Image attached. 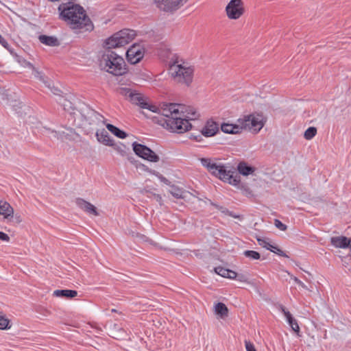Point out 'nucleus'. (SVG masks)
Segmentation results:
<instances>
[{"label":"nucleus","mask_w":351,"mask_h":351,"mask_svg":"<svg viewBox=\"0 0 351 351\" xmlns=\"http://www.w3.org/2000/svg\"><path fill=\"white\" fill-rule=\"evenodd\" d=\"M215 313L220 318L224 319L228 317V309L227 306L222 302H218L214 306Z\"/></svg>","instance_id":"393cba45"},{"label":"nucleus","mask_w":351,"mask_h":351,"mask_svg":"<svg viewBox=\"0 0 351 351\" xmlns=\"http://www.w3.org/2000/svg\"><path fill=\"white\" fill-rule=\"evenodd\" d=\"M227 16L230 19H238L244 12L241 0H231L226 8Z\"/></svg>","instance_id":"9b49d317"},{"label":"nucleus","mask_w":351,"mask_h":351,"mask_svg":"<svg viewBox=\"0 0 351 351\" xmlns=\"http://www.w3.org/2000/svg\"><path fill=\"white\" fill-rule=\"evenodd\" d=\"M132 148L136 155L144 160L152 162H158L160 160L159 156L144 145L134 142Z\"/></svg>","instance_id":"1a4fd4ad"},{"label":"nucleus","mask_w":351,"mask_h":351,"mask_svg":"<svg viewBox=\"0 0 351 351\" xmlns=\"http://www.w3.org/2000/svg\"><path fill=\"white\" fill-rule=\"evenodd\" d=\"M96 137L99 143L106 146H114V140L110 136L108 132L106 131L104 129L97 130L96 132Z\"/></svg>","instance_id":"6ab92c4d"},{"label":"nucleus","mask_w":351,"mask_h":351,"mask_svg":"<svg viewBox=\"0 0 351 351\" xmlns=\"http://www.w3.org/2000/svg\"><path fill=\"white\" fill-rule=\"evenodd\" d=\"M0 240L8 242L10 241V237L7 234L0 232Z\"/></svg>","instance_id":"a19ab883"},{"label":"nucleus","mask_w":351,"mask_h":351,"mask_svg":"<svg viewBox=\"0 0 351 351\" xmlns=\"http://www.w3.org/2000/svg\"><path fill=\"white\" fill-rule=\"evenodd\" d=\"M273 250H274V251H271V252H272L276 253V251H277V250H276V249H273Z\"/></svg>","instance_id":"de8ad7c7"},{"label":"nucleus","mask_w":351,"mask_h":351,"mask_svg":"<svg viewBox=\"0 0 351 351\" xmlns=\"http://www.w3.org/2000/svg\"><path fill=\"white\" fill-rule=\"evenodd\" d=\"M215 271L221 276L230 279H235L237 276V274L234 271L224 268L223 267H215Z\"/></svg>","instance_id":"4be33fe9"},{"label":"nucleus","mask_w":351,"mask_h":351,"mask_svg":"<svg viewBox=\"0 0 351 351\" xmlns=\"http://www.w3.org/2000/svg\"><path fill=\"white\" fill-rule=\"evenodd\" d=\"M0 43L5 47H6V45H8L7 42L5 41V40L1 36V38H0Z\"/></svg>","instance_id":"c03bdc74"},{"label":"nucleus","mask_w":351,"mask_h":351,"mask_svg":"<svg viewBox=\"0 0 351 351\" xmlns=\"http://www.w3.org/2000/svg\"><path fill=\"white\" fill-rule=\"evenodd\" d=\"M135 36L134 30L123 29L108 38L105 42L108 50L103 53L99 62L101 69L114 75H123L125 72L123 58L110 49L128 45Z\"/></svg>","instance_id":"f257e3e1"},{"label":"nucleus","mask_w":351,"mask_h":351,"mask_svg":"<svg viewBox=\"0 0 351 351\" xmlns=\"http://www.w3.org/2000/svg\"><path fill=\"white\" fill-rule=\"evenodd\" d=\"M106 128L111 133L119 138H125L127 136V134L124 131L121 130L112 124H106Z\"/></svg>","instance_id":"c756f323"},{"label":"nucleus","mask_w":351,"mask_h":351,"mask_svg":"<svg viewBox=\"0 0 351 351\" xmlns=\"http://www.w3.org/2000/svg\"><path fill=\"white\" fill-rule=\"evenodd\" d=\"M187 0H154L156 7L165 12H173L180 8Z\"/></svg>","instance_id":"9d476101"},{"label":"nucleus","mask_w":351,"mask_h":351,"mask_svg":"<svg viewBox=\"0 0 351 351\" xmlns=\"http://www.w3.org/2000/svg\"><path fill=\"white\" fill-rule=\"evenodd\" d=\"M238 171L243 176H247L252 174L255 169L248 166L245 162H240L238 165Z\"/></svg>","instance_id":"c85d7f7f"},{"label":"nucleus","mask_w":351,"mask_h":351,"mask_svg":"<svg viewBox=\"0 0 351 351\" xmlns=\"http://www.w3.org/2000/svg\"><path fill=\"white\" fill-rule=\"evenodd\" d=\"M169 73L174 81L189 86L193 78L194 67L182 60H176L169 66Z\"/></svg>","instance_id":"423d86ee"},{"label":"nucleus","mask_w":351,"mask_h":351,"mask_svg":"<svg viewBox=\"0 0 351 351\" xmlns=\"http://www.w3.org/2000/svg\"><path fill=\"white\" fill-rule=\"evenodd\" d=\"M154 198L157 202H158L160 204H162V197L160 195H154Z\"/></svg>","instance_id":"37998d69"},{"label":"nucleus","mask_w":351,"mask_h":351,"mask_svg":"<svg viewBox=\"0 0 351 351\" xmlns=\"http://www.w3.org/2000/svg\"><path fill=\"white\" fill-rule=\"evenodd\" d=\"M245 344L247 351H256V350L254 348V346L250 341H245Z\"/></svg>","instance_id":"58836bf2"},{"label":"nucleus","mask_w":351,"mask_h":351,"mask_svg":"<svg viewBox=\"0 0 351 351\" xmlns=\"http://www.w3.org/2000/svg\"><path fill=\"white\" fill-rule=\"evenodd\" d=\"M221 130L226 134H237L241 132L243 130L241 123L239 122V119L234 124L229 123H223L221 125Z\"/></svg>","instance_id":"f3484780"},{"label":"nucleus","mask_w":351,"mask_h":351,"mask_svg":"<svg viewBox=\"0 0 351 351\" xmlns=\"http://www.w3.org/2000/svg\"><path fill=\"white\" fill-rule=\"evenodd\" d=\"M317 134V129L315 127L308 128L304 132V137L306 140L312 139Z\"/></svg>","instance_id":"473e14b6"},{"label":"nucleus","mask_w":351,"mask_h":351,"mask_svg":"<svg viewBox=\"0 0 351 351\" xmlns=\"http://www.w3.org/2000/svg\"><path fill=\"white\" fill-rule=\"evenodd\" d=\"M331 243L335 247L346 248L350 245V241L346 237H335L331 238Z\"/></svg>","instance_id":"5701e85b"},{"label":"nucleus","mask_w":351,"mask_h":351,"mask_svg":"<svg viewBox=\"0 0 351 351\" xmlns=\"http://www.w3.org/2000/svg\"><path fill=\"white\" fill-rule=\"evenodd\" d=\"M144 54V47L141 45L134 44L126 51V58L130 63L135 64L142 60Z\"/></svg>","instance_id":"f8f14e48"},{"label":"nucleus","mask_w":351,"mask_h":351,"mask_svg":"<svg viewBox=\"0 0 351 351\" xmlns=\"http://www.w3.org/2000/svg\"><path fill=\"white\" fill-rule=\"evenodd\" d=\"M169 192L176 198L183 199L186 201H190L194 199L195 197L189 191L183 190L176 185L170 186Z\"/></svg>","instance_id":"2eb2a0df"},{"label":"nucleus","mask_w":351,"mask_h":351,"mask_svg":"<svg viewBox=\"0 0 351 351\" xmlns=\"http://www.w3.org/2000/svg\"><path fill=\"white\" fill-rule=\"evenodd\" d=\"M274 225H275V226H276L278 229H279V230H282V231H285V230L287 229V226L285 224L282 223L280 220H278V219H275V220H274Z\"/></svg>","instance_id":"c9c22d12"},{"label":"nucleus","mask_w":351,"mask_h":351,"mask_svg":"<svg viewBox=\"0 0 351 351\" xmlns=\"http://www.w3.org/2000/svg\"><path fill=\"white\" fill-rule=\"evenodd\" d=\"M59 103L63 106L64 110L68 111L70 113V114L73 117L74 119H75V118H77V115H75L72 112H77L79 110L75 109L73 106V104L70 101L66 99L64 97H61V98H60Z\"/></svg>","instance_id":"a878e982"},{"label":"nucleus","mask_w":351,"mask_h":351,"mask_svg":"<svg viewBox=\"0 0 351 351\" xmlns=\"http://www.w3.org/2000/svg\"><path fill=\"white\" fill-rule=\"evenodd\" d=\"M12 217L14 218V220L16 223H21L22 221L21 217L19 215H16L15 216L13 215Z\"/></svg>","instance_id":"79ce46f5"},{"label":"nucleus","mask_w":351,"mask_h":351,"mask_svg":"<svg viewBox=\"0 0 351 351\" xmlns=\"http://www.w3.org/2000/svg\"><path fill=\"white\" fill-rule=\"evenodd\" d=\"M239 122L241 123L243 130L258 133L263 128L266 118L262 114L254 113L239 119Z\"/></svg>","instance_id":"6e6552de"},{"label":"nucleus","mask_w":351,"mask_h":351,"mask_svg":"<svg viewBox=\"0 0 351 351\" xmlns=\"http://www.w3.org/2000/svg\"><path fill=\"white\" fill-rule=\"evenodd\" d=\"M58 10L61 18L66 24L73 29L86 28L89 30L92 28L90 21L82 7L71 2L62 3Z\"/></svg>","instance_id":"f03ea898"},{"label":"nucleus","mask_w":351,"mask_h":351,"mask_svg":"<svg viewBox=\"0 0 351 351\" xmlns=\"http://www.w3.org/2000/svg\"><path fill=\"white\" fill-rule=\"evenodd\" d=\"M0 95H1V98H2L3 101H4L5 102V104H7L8 101V96H9L7 91L5 90H1Z\"/></svg>","instance_id":"ea45409f"},{"label":"nucleus","mask_w":351,"mask_h":351,"mask_svg":"<svg viewBox=\"0 0 351 351\" xmlns=\"http://www.w3.org/2000/svg\"><path fill=\"white\" fill-rule=\"evenodd\" d=\"M39 40L41 43L51 47H55L59 45L58 39L54 36L41 35L39 36Z\"/></svg>","instance_id":"cd10ccee"},{"label":"nucleus","mask_w":351,"mask_h":351,"mask_svg":"<svg viewBox=\"0 0 351 351\" xmlns=\"http://www.w3.org/2000/svg\"><path fill=\"white\" fill-rule=\"evenodd\" d=\"M280 308L285 316L289 326L291 327L292 330L294 332L298 333L300 332V327L297 321L292 317V315L290 313V312L287 311L284 306H280Z\"/></svg>","instance_id":"aec40b11"},{"label":"nucleus","mask_w":351,"mask_h":351,"mask_svg":"<svg viewBox=\"0 0 351 351\" xmlns=\"http://www.w3.org/2000/svg\"><path fill=\"white\" fill-rule=\"evenodd\" d=\"M180 108L182 107L176 104H164L159 109V112L167 118L166 128L173 132L184 133L191 128V123L181 117Z\"/></svg>","instance_id":"7ed1b4c3"},{"label":"nucleus","mask_w":351,"mask_h":351,"mask_svg":"<svg viewBox=\"0 0 351 351\" xmlns=\"http://www.w3.org/2000/svg\"><path fill=\"white\" fill-rule=\"evenodd\" d=\"M73 113L77 115V118L73 120L75 124L80 128L93 129L100 124L105 123V118L102 115L88 107L82 108L81 111Z\"/></svg>","instance_id":"39448f33"},{"label":"nucleus","mask_w":351,"mask_h":351,"mask_svg":"<svg viewBox=\"0 0 351 351\" xmlns=\"http://www.w3.org/2000/svg\"><path fill=\"white\" fill-rule=\"evenodd\" d=\"M77 291L75 290L64 289L56 290L53 291V295L56 297H64L67 298H73L77 295Z\"/></svg>","instance_id":"bb28decb"},{"label":"nucleus","mask_w":351,"mask_h":351,"mask_svg":"<svg viewBox=\"0 0 351 351\" xmlns=\"http://www.w3.org/2000/svg\"><path fill=\"white\" fill-rule=\"evenodd\" d=\"M276 250L277 251H276V254H278V255L282 256H285L284 252L282 251L280 249H279L278 247H276Z\"/></svg>","instance_id":"a18cd8bd"},{"label":"nucleus","mask_w":351,"mask_h":351,"mask_svg":"<svg viewBox=\"0 0 351 351\" xmlns=\"http://www.w3.org/2000/svg\"><path fill=\"white\" fill-rule=\"evenodd\" d=\"M257 241L260 245L270 251H274L273 249H276V246L269 243L265 239L257 238Z\"/></svg>","instance_id":"2f4dec72"},{"label":"nucleus","mask_w":351,"mask_h":351,"mask_svg":"<svg viewBox=\"0 0 351 351\" xmlns=\"http://www.w3.org/2000/svg\"><path fill=\"white\" fill-rule=\"evenodd\" d=\"M143 169L145 171H147L148 173L156 176L163 183H165L166 184H169V181L166 178H165L162 175H161L159 172H158L155 170L150 169L145 165H143Z\"/></svg>","instance_id":"7c9ffc66"},{"label":"nucleus","mask_w":351,"mask_h":351,"mask_svg":"<svg viewBox=\"0 0 351 351\" xmlns=\"http://www.w3.org/2000/svg\"><path fill=\"white\" fill-rule=\"evenodd\" d=\"M76 204L84 212L88 215H93L94 216H98L99 213L97 208L88 202L85 201L83 199L78 198L76 199Z\"/></svg>","instance_id":"a211bd4d"},{"label":"nucleus","mask_w":351,"mask_h":351,"mask_svg":"<svg viewBox=\"0 0 351 351\" xmlns=\"http://www.w3.org/2000/svg\"><path fill=\"white\" fill-rule=\"evenodd\" d=\"M193 138L195 140H196L197 141H199V138H201V136H193Z\"/></svg>","instance_id":"49530a36"},{"label":"nucleus","mask_w":351,"mask_h":351,"mask_svg":"<svg viewBox=\"0 0 351 351\" xmlns=\"http://www.w3.org/2000/svg\"><path fill=\"white\" fill-rule=\"evenodd\" d=\"M50 132L51 138L60 139L61 141H75L79 137V135L71 128H64L58 132L50 131Z\"/></svg>","instance_id":"ddd939ff"},{"label":"nucleus","mask_w":351,"mask_h":351,"mask_svg":"<svg viewBox=\"0 0 351 351\" xmlns=\"http://www.w3.org/2000/svg\"><path fill=\"white\" fill-rule=\"evenodd\" d=\"M180 112H182L181 117L186 119L189 123V120H195L199 117V113L194 108L189 107L184 112L182 108H180Z\"/></svg>","instance_id":"b1692460"},{"label":"nucleus","mask_w":351,"mask_h":351,"mask_svg":"<svg viewBox=\"0 0 351 351\" xmlns=\"http://www.w3.org/2000/svg\"><path fill=\"white\" fill-rule=\"evenodd\" d=\"M0 215H3L5 219L13 217L14 209L8 202L3 200L0 201Z\"/></svg>","instance_id":"412c9836"},{"label":"nucleus","mask_w":351,"mask_h":351,"mask_svg":"<svg viewBox=\"0 0 351 351\" xmlns=\"http://www.w3.org/2000/svg\"><path fill=\"white\" fill-rule=\"evenodd\" d=\"M199 160L203 167L220 180L234 186L239 184L240 180L237 176H234V172L228 169L227 167L220 162L219 159L202 158Z\"/></svg>","instance_id":"20e7f679"},{"label":"nucleus","mask_w":351,"mask_h":351,"mask_svg":"<svg viewBox=\"0 0 351 351\" xmlns=\"http://www.w3.org/2000/svg\"><path fill=\"white\" fill-rule=\"evenodd\" d=\"M237 278L240 282L249 283L248 277L246 274H237Z\"/></svg>","instance_id":"4c0bfd02"},{"label":"nucleus","mask_w":351,"mask_h":351,"mask_svg":"<svg viewBox=\"0 0 351 351\" xmlns=\"http://www.w3.org/2000/svg\"><path fill=\"white\" fill-rule=\"evenodd\" d=\"M27 65L33 69V75L41 81L51 93L54 95H60V90L58 88L54 87L53 83L48 80L41 72L36 70L29 62H27Z\"/></svg>","instance_id":"4468645a"},{"label":"nucleus","mask_w":351,"mask_h":351,"mask_svg":"<svg viewBox=\"0 0 351 351\" xmlns=\"http://www.w3.org/2000/svg\"><path fill=\"white\" fill-rule=\"evenodd\" d=\"M243 254L251 260H258L261 257L258 252L253 250H246L243 252Z\"/></svg>","instance_id":"f704fd0d"},{"label":"nucleus","mask_w":351,"mask_h":351,"mask_svg":"<svg viewBox=\"0 0 351 351\" xmlns=\"http://www.w3.org/2000/svg\"><path fill=\"white\" fill-rule=\"evenodd\" d=\"M290 277L295 283H297L302 289H308L307 287L300 280H299L297 277H295L293 275H290Z\"/></svg>","instance_id":"e433bc0d"},{"label":"nucleus","mask_w":351,"mask_h":351,"mask_svg":"<svg viewBox=\"0 0 351 351\" xmlns=\"http://www.w3.org/2000/svg\"><path fill=\"white\" fill-rule=\"evenodd\" d=\"M218 131V123L213 120H208L202 128L201 132L202 134L206 137H211L215 136Z\"/></svg>","instance_id":"dca6fc26"},{"label":"nucleus","mask_w":351,"mask_h":351,"mask_svg":"<svg viewBox=\"0 0 351 351\" xmlns=\"http://www.w3.org/2000/svg\"><path fill=\"white\" fill-rule=\"evenodd\" d=\"M119 93L128 99L132 104L139 106L141 108L148 109L152 112H156L158 110L156 106L149 104L147 97L140 93L128 88H121Z\"/></svg>","instance_id":"0eeeda50"},{"label":"nucleus","mask_w":351,"mask_h":351,"mask_svg":"<svg viewBox=\"0 0 351 351\" xmlns=\"http://www.w3.org/2000/svg\"><path fill=\"white\" fill-rule=\"evenodd\" d=\"M10 320L5 315L0 313V330H5L10 328Z\"/></svg>","instance_id":"72a5a7b5"}]
</instances>
